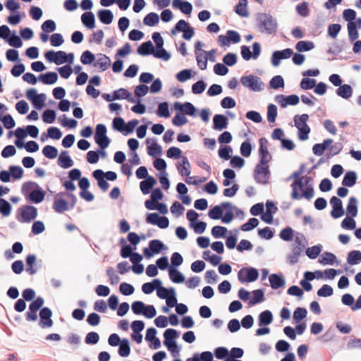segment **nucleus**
<instances>
[{
    "instance_id": "1",
    "label": "nucleus",
    "mask_w": 361,
    "mask_h": 361,
    "mask_svg": "<svg viewBox=\"0 0 361 361\" xmlns=\"http://www.w3.org/2000/svg\"><path fill=\"white\" fill-rule=\"evenodd\" d=\"M257 27L262 33L273 35L277 31V20L269 13H260L257 15Z\"/></svg>"
},
{
    "instance_id": "2",
    "label": "nucleus",
    "mask_w": 361,
    "mask_h": 361,
    "mask_svg": "<svg viewBox=\"0 0 361 361\" xmlns=\"http://www.w3.org/2000/svg\"><path fill=\"white\" fill-rule=\"evenodd\" d=\"M305 185L303 179L294 180L291 184V198L293 200H300L304 197L307 200H311L314 195L313 186L312 185H307L305 190H303Z\"/></svg>"
},
{
    "instance_id": "3",
    "label": "nucleus",
    "mask_w": 361,
    "mask_h": 361,
    "mask_svg": "<svg viewBox=\"0 0 361 361\" xmlns=\"http://www.w3.org/2000/svg\"><path fill=\"white\" fill-rule=\"evenodd\" d=\"M308 119L309 116L306 114L295 115L293 118L295 126L298 129V137L301 141H305L309 138L311 129L307 124Z\"/></svg>"
},
{
    "instance_id": "4",
    "label": "nucleus",
    "mask_w": 361,
    "mask_h": 361,
    "mask_svg": "<svg viewBox=\"0 0 361 361\" xmlns=\"http://www.w3.org/2000/svg\"><path fill=\"white\" fill-rule=\"evenodd\" d=\"M44 57L50 63H54L56 65H61L64 63H73L74 61V54L73 53L67 54L63 51H47L44 54Z\"/></svg>"
},
{
    "instance_id": "5",
    "label": "nucleus",
    "mask_w": 361,
    "mask_h": 361,
    "mask_svg": "<svg viewBox=\"0 0 361 361\" xmlns=\"http://www.w3.org/2000/svg\"><path fill=\"white\" fill-rule=\"evenodd\" d=\"M240 82L244 87L255 92L264 90L265 85L264 82L259 76L253 74L242 76Z\"/></svg>"
},
{
    "instance_id": "6",
    "label": "nucleus",
    "mask_w": 361,
    "mask_h": 361,
    "mask_svg": "<svg viewBox=\"0 0 361 361\" xmlns=\"http://www.w3.org/2000/svg\"><path fill=\"white\" fill-rule=\"evenodd\" d=\"M37 209L32 205H24L18 209L16 219L21 223H30L37 216Z\"/></svg>"
},
{
    "instance_id": "7",
    "label": "nucleus",
    "mask_w": 361,
    "mask_h": 361,
    "mask_svg": "<svg viewBox=\"0 0 361 361\" xmlns=\"http://www.w3.org/2000/svg\"><path fill=\"white\" fill-rule=\"evenodd\" d=\"M270 171L269 165L257 164L254 170L255 180L259 184L266 185L269 183Z\"/></svg>"
},
{
    "instance_id": "8",
    "label": "nucleus",
    "mask_w": 361,
    "mask_h": 361,
    "mask_svg": "<svg viewBox=\"0 0 361 361\" xmlns=\"http://www.w3.org/2000/svg\"><path fill=\"white\" fill-rule=\"evenodd\" d=\"M258 277V270L254 267L242 268L238 273V279L240 283L254 282Z\"/></svg>"
},
{
    "instance_id": "9",
    "label": "nucleus",
    "mask_w": 361,
    "mask_h": 361,
    "mask_svg": "<svg viewBox=\"0 0 361 361\" xmlns=\"http://www.w3.org/2000/svg\"><path fill=\"white\" fill-rule=\"evenodd\" d=\"M259 162L261 165H268L269 162L271 160V155L269 153L267 147L268 140L265 137H262L259 140Z\"/></svg>"
},
{
    "instance_id": "10",
    "label": "nucleus",
    "mask_w": 361,
    "mask_h": 361,
    "mask_svg": "<svg viewBox=\"0 0 361 361\" xmlns=\"http://www.w3.org/2000/svg\"><path fill=\"white\" fill-rule=\"evenodd\" d=\"M146 221L152 225H157L160 228H166L169 225V220L166 216H160L157 213L148 214Z\"/></svg>"
},
{
    "instance_id": "11",
    "label": "nucleus",
    "mask_w": 361,
    "mask_h": 361,
    "mask_svg": "<svg viewBox=\"0 0 361 361\" xmlns=\"http://www.w3.org/2000/svg\"><path fill=\"white\" fill-rule=\"evenodd\" d=\"M221 207L223 210H226L225 214L221 219V221L224 224H229L233 221L234 218V210H236L237 214H238L239 213H243L241 210L238 209L235 207H234L231 203L228 202H222Z\"/></svg>"
},
{
    "instance_id": "12",
    "label": "nucleus",
    "mask_w": 361,
    "mask_h": 361,
    "mask_svg": "<svg viewBox=\"0 0 361 361\" xmlns=\"http://www.w3.org/2000/svg\"><path fill=\"white\" fill-rule=\"evenodd\" d=\"M39 315L40 317L39 326L41 328L44 329L53 326L54 322L51 319L52 312L49 307H42L39 310Z\"/></svg>"
},
{
    "instance_id": "13",
    "label": "nucleus",
    "mask_w": 361,
    "mask_h": 361,
    "mask_svg": "<svg viewBox=\"0 0 361 361\" xmlns=\"http://www.w3.org/2000/svg\"><path fill=\"white\" fill-rule=\"evenodd\" d=\"M330 204L332 207L331 216L334 219H338L344 215V209L343 207L342 201L337 197L333 196L330 199Z\"/></svg>"
},
{
    "instance_id": "14",
    "label": "nucleus",
    "mask_w": 361,
    "mask_h": 361,
    "mask_svg": "<svg viewBox=\"0 0 361 361\" xmlns=\"http://www.w3.org/2000/svg\"><path fill=\"white\" fill-rule=\"evenodd\" d=\"M293 54L291 49L287 48L281 51H275L271 55V63L274 67L279 66L282 59L290 58Z\"/></svg>"
},
{
    "instance_id": "15",
    "label": "nucleus",
    "mask_w": 361,
    "mask_h": 361,
    "mask_svg": "<svg viewBox=\"0 0 361 361\" xmlns=\"http://www.w3.org/2000/svg\"><path fill=\"white\" fill-rule=\"evenodd\" d=\"M305 249V248L292 245L291 252L286 257L288 264L290 265L297 264L300 257L302 255Z\"/></svg>"
},
{
    "instance_id": "16",
    "label": "nucleus",
    "mask_w": 361,
    "mask_h": 361,
    "mask_svg": "<svg viewBox=\"0 0 361 361\" xmlns=\"http://www.w3.org/2000/svg\"><path fill=\"white\" fill-rule=\"evenodd\" d=\"M172 6L175 8L180 9V11L185 15H190L192 11L191 3L187 1L173 0Z\"/></svg>"
},
{
    "instance_id": "17",
    "label": "nucleus",
    "mask_w": 361,
    "mask_h": 361,
    "mask_svg": "<svg viewBox=\"0 0 361 361\" xmlns=\"http://www.w3.org/2000/svg\"><path fill=\"white\" fill-rule=\"evenodd\" d=\"M92 175L93 177L97 180L98 186L103 191H106L109 187V185L104 179V172L101 169H97L93 171Z\"/></svg>"
},
{
    "instance_id": "18",
    "label": "nucleus",
    "mask_w": 361,
    "mask_h": 361,
    "mask_svg": "<svg viewBox=\"0 0 361 361\" xmlns=\"http://www.w3.org/2000/svg\"><path fill=\"white\" fill-rule=\"evenodd\" d=\"M44 197L45 192L39 186V188H35V190L29 192L28 195L29 200L35 204L42 202L44 200Z\"/></svg>"
},
{
    "instance_id": "19",
    "label": "nucleus",
    "mask_w": 361,
    "mask_h": 361,
    "mask_svg": "<svg viewBox=\"0 0 361 361\" xmlns=\"http://www.w3.org/2000/svg\"><path fill=\"white\" fill-rule=\"evenodd\" d=\"M228 119L222 114H216L213 117V128L217 130H222L227 128Z\"/></svg>"
},
{
    "instance_id": "20",
    "label": "nucleus",
    "mask_w": 361,
    "mask_h": 361,
    "mask_svg": "<svg viewBox=\"0 0 361 361\" xmlns=\"http://www.w3.org/2000/svg\"><path fill=\"white\" fill-rule=\"evenodd\" d=\"M53 209L57 213L61 214L71 209L68 202L63 199L55 197Z\"/></svg>"
},
{
    "instance_id": "21",
    "label": "nucleus",
    "mask_w": 361,
    "mask_h": 361,
    "mask_svg": "<svg viewBox=\"0 0 361 361\" xmlns=\"http://www.w3.org/2000/svg\"><path fill=\"white\" fill-rule=\"evenodd\" d=\"M58 164L63 169H68L73 166L74 163L68 154V152L62 151L58 159Z\"/></svg>"
},
{
    "instance_id": "22",
    "label": "nucleus",
    "mask_w": 361,
    "mask_h": 361,
    "mask_svg": "<svg viewBox=\"0 0 361 361\" xmlns=\"http://www.w3.org/2000/svg\"><path fill=\"white\" fill-rule=\"evenodd\" d=\"M152 140L153 141V143L147 147L148 154L154 157L161 155L162 152L161 147L157 144L155 140L147 138L146 140V143L149 145Z\"/></svg>"
},
{
    "instance_id": "23",
    "label": "nucleus",
    "mask_w": 361,
    "mask_h": 361,
    "mask_svg": "<svg viewBox=\"0 0 361 361\" xmlns=\"http://www.w3.org/2000/svg\"><path fill=\"white\" fill-rule=\"evenodd\" d=\"M37 262V257L35 255H28L25 258L26 262V272L30 275H34L37 273V269L35 267Z\"/></svg>"
},
{
    "instance_id": "24",
    "label": "nucleus",
    "mask_w": 361,
    "mask_h": 361,
    "mask_svg": "<svg viewBox=\"0 0 361 361\" xmlns=\"http://www.w3.org/2000/svg\"><path fill=\"white\" fill-rule=\"evenodd\" d=\"M157 183V180L153 176L147 177V178L140 183V188L142 192L145 195L149 193L150 190Z\"/></svg>"
},
{
    "instance_id": "25",
    "label": "nucleus",
    "mask_w": 361,
    "mask_h": 361,
    "mask_svg": "<svg viewBox=\"0 0 361 361\" xmlns=\"http://www.w3.org/2000/svg\"><path fill=\"white\" fill-rule=\"evenodd\" d=\"M271 287L273 289H278L285 286L286 281L282 275L272 274L269 278Z\"/></svg>"
},
{
    "instance_id": "26",
    "label": "nucleus",
    "mask_w": 361,
    "mask_h": 361,
    "mask_svg": "<svg viewBox=\"0 0 361 361\" xmlns=\"http://www.w3.org/2000/svg\"><path fill=\"white\" fill-rule=\"evenodd\" d=\"M81 21L84 26L88 29H92L95 27L94 15L90 11L85 12L81 16Z\"/></svg>"
},
{
    "instance_id": "27",
    "label": "nucleus",
    "mask_w": 361,
    "mask_h": 361,
    "mask_svg": "<svg viewBox=\"0 0 361 361\" xmlns=\"http://www.w3.org/2000/svg\"><path fill=\"white\" fill-rule=\"evenodd\" d=\"M357 178V176L355 171H347L343 176L342 185L345 187H353L355 185Z\"/></svg>"
},
{
    "instance_id": "28",
    "label": "nucleus",
    "mask_w": 361,
    "mask_h": 361,
    "mask_svg": "<svg viewBox=\"0 0 361 361\" xmlns=\"http://www.w3.org/2000/svg\"><path fill=\"white\" fill-rule=\"evenodd\" d=\"M154 49V47L152 42L149 40L142 43L137 48V52L141 56H147L149 54H153Z\"/></svg>"
},
{
    "instance_id": "29",
    "label": "nucleus",
    "mask_w": 361,
    "mask_h": 361,
    "mask_svg": "<svg viewBox=\"0 0 361 361\" xmlns=\"http://www.w3.org/2000/svg\"><path fill=\"white\" fill-rule=\"evenodd\" d=\"M58 80V75L55 72H47L44 74H41L39 77V80L45 85H53Z\"/></svg>"
},
{
    "instance_id": "30",
    "label": "nucleus",
    "mask_w": 361,
    "mask_h": 361,
    "mask_svg": "<svg viewBox=\"0 0 361 361\" xmlns=\"http://www.w3.org/2000/svg\"><path fill=\"white\" fill-rule=\"evenodd\" d=\"M97 16H98L99 20L102 23L106 24V25H109V24L111 23L113 18H114L113 13L110 10H108V9L99 10L97 13Z\"/></svg>"
},
{
    "instance_id": "31",
    "label": "nucleus",
    "mask_w": 361,
    "mask_h": 361,
    "mask_svg": "<svg viewBox=\"0 0 361 361\" xmlns=\"http://www.w3.org/2000/svg\"><path fill=\"white\" fill-rule=\"evenodd\" d=\"M169 275L170 279L176 283H180L185 281L184 275L180 273L176 268L172 267L169 268Z\"/></svg>"
},
{
    "instance_id": "32",
    "label": "nucleus",
    "mask_w": 361,
    "mask_h": 361,
    "mask_svg": "<svg viewBox=\"0 0 361 361\" xmlns=\"http://www.w3.org/2000/svg\"><path fill=\"white\" fill-rule=\"evenodd\" d=\"M110 64L111 60L109 57L100 54L97 56V60L94 65V66H99L102 71H104L109 67Z\"/></svg>"
},
{
    "instance_id": "33",
    "label": "nucleus",
    "mask_w": 361,
    "mask_h": 361,
    "mask_svg": "<svg viewBox=\"0 0 361 361\" xmlns=\"http://www.w3.org/2000/svg\"><path fill=\"white\" fill-rule=\"evenodd\" d=\"M347 214L355 217L357 215V200L355 197H350L346 207Z\"/></svg>"
},
{
    "instance_id": "34",
    "label": "nucleus",
    "mask_w": 361,
    "mask_h": 361,
    "mask_svg": "<svg viewBox=\"0 0 361 361\" xmlns=\"http://www.w3.org/2000/svg\"><path fill=\"white\" fill-rule=\"evenodd\" d=\"M336 94L339 97L348 99L353 94V89L349 85H341L336 90Z\"/></svg>"
},
{
    "instance_id": "35",
    "label": "nucleus",
    "mask_w": 361,
    "mask_h": 361,
    "mask_svg": "<svg viewBox=\"0 0 361 361\" xmlns=\"http://www.w3.org/2000/svg\"><path fill=\"white\" fill-rule=\"evenodd\" d=\"M177 169L181 176H189L190 174V164L187 157H182V164L177 166Z\"/></svg>"
},
{
    "instance_id": "36",
    "label": "nucleus",
    "mask_w": 361,
    "mask_h": 361,
    "mask_svg": "<svg viewBox=\"0 0 361 361\" xmlns=\"http://www.w3.org/2000/svg\"><path fill=\"white\" fill-rule=\"evenodd\" d=\"M273 321V315L271 311L264 310L259 315V325H268Z\"/></svg>"
},
{
    "instance_id": "37",
    "label": "nucleus",
    "mask_w": 361,
    "mask_h": 361,
    "mask_svg": "<svg viewBox=\"0 0 361 361\" xmlns=\"http://www.w3.org/2000/svg\"><path fill=\"white\" fill-rule=\"evenodd\" d=\"M247 0H239L238 4L235 7V13L242 17H247L249 13L247 10Z\"/></svg>"
},
{
    "instance_id": "38",
    "label": "nucleus",
    "mask_w": 361,
    "mask_h": 361,
    "mask_svg": "<svg viewBox=\"0 0 361 361\" xmlns=\"http://www.w3.org/2000/svg\"><path fill=\"white\" fill-rule=\"evenodd\" d=\"M118 355L121 357H128L130 353V346L129 341L126 338L122 339L119 344Z\"/></svg>"
},
{
    "instance_id": "39",
    "label": "nucleus",
    "mask_w": 361,
    "mask_h": 361,
    "mask_svg": "<svg viewBox=\"0 0 361 361\" xmlns=\"http://www.w3.org/2000/svg\"><path fill=\"white\" fill-rule=\"evenodd\" d=\"M253 298L250 300L249 305L253 306L264 300V294L262 289H257L252 291Z\"/></svg>"
},
{
    "instance_id": "40",
    "label": "nucleus",
    "mask_w": 361,
    "mask_h": 361,
    "mask_svg": "<svg viewBox=\"0 0 361 361\" xmlns=\"http://www.w3.org/2000/svg\"><path fill=\"white\" fill-rule=\"evenodd\" d=\"M347 261L350 265L357 264L361 262V252L359 250L350 251L348 255Z\"/></svg>"
},
{
    "instance_id": "41",
    "label": "nucleus",
    "mask_w": 361,
    "mask_h": 361,
    "mask_svg": "<svg viewBox=\"0 0 361 361\" xmlns=\"http://www.w3.org/2000/svg\"><path fill=\"white\" fill-rule=\"evenodd\" d=\"M336 260V257L331 252H325L319 259V262L322 264L332 265Z\"/></svg>"
},
{
    "instance_id": "42",
    "label": "nucleus",
    "mask_w": 361,
    "mask_h": 361,
    "mask_svg": "<svg viewBox=\"0 0 361 361\" xmlns=\"http://www.w3.org/2000/svg\"><path fill=\"white\" fill-rule=\"evenodd\" d=\"M314 47V43L311 41H299L295 45V49L299 52L308 51Z\"/></svg>"
},
{
    "instance_id": "43",
    "label": "nucleus",
    "mask_w": 361,
    "mask_h": 361,
    "mask_svg": "<svg viewBox=\"0 0 361 361\" xmlns=\"http://www.w3.org/2000/svg\"><path fill=\"white\" fill-rule=\"evenodd\" d=\"M223 209L221 207V204L219 205L214 206L212 209H211L208 212V216L212 219H222L223 215Z\"/></svg>"
},
{
    "instance_id": "44",
    "label": "nucleus",
    "mask_w": 361,
    "mask_h": 361,
    "mask_svg": "<svg viewBox=\"0 0 361 361\" xmlns=\"http://www.w3.org/2000/svg\"><path fill=\"white\" fill-rule=\"evenodd\" d=\"M159 18L157 13H148L143 20V23L145 25L152 27L159 23Z\"/></svg>"
},
{
    "instance_id": "45",
    "label": "nucleus",
    "mask_w": 361,
    "mask_h": 361,
    "mask_svg": "<svg viewBox=\"0 0 361 361\" xmlns=\"http://www.w3.org/2000/svg\"><path fill=\"white\" fill-rule=\"evenodd\" d=\"M6 41L8 43V44L15 48H20L23 45V42L21 39L18 35H17L15 32L8 35Z\"/></svg>"
},
{
    "instance_id": "46",
    "label": "nucleus",
    "mask_w": 361,
    "mask_h": 361,
    "mask_svg": "<svg viewBox=\"0 0 361 361\" xmlns=\"http://www.w3.org/2000/svg\"><path fill=\"white\" fill-rule=\"evenodd\" d=\"M12 207L11 204L5 199L0 198V213L4 216H8L11 214Z\"/></svg>"
},
{
    "instance_id": "47",
    "label": "nucleus",
    "mask_w": 361,
    "mask_h": 361,
    "mask_svg": "<svg viewBox=\"0 0 361 361\" xmlns=\"http://www.w3.org/2000/svg\"><path fill=\"white\" fill-rule=\"evenodd\" d=\"M42 154L48 159H55L58 155L57 149L51 145H46L42 149Z\"/></svg>"
},
{
    "instance_id": "48",
    "label": "nucleus",
    "mask_w": 361,
    "mask_h": 361,
    "mask_svg": "<svg viewBox=\"0 0 361 361\" xmlns=\"http://www.w3.org/2000/svg\"><path fill=\"white\" fill-rule=\"evenodd\" d=\"M349 39L351 42L356 40L358 37V31L356 27V23H348L347 25Z\"/></svg>"
},
{
    "instance_id": "49",
    "label": "nucleus",
    "mask_w": 361,
    "mask_h": 361,
    "mask_svg": "<svg viewBox=\"0 0 361 361\" xmlns=\"http://www.w3.org/2000/svg\"><path fill=\"white\" fill-rule=\"evenodd\" d=\"M149 247L154 254H158L164 249V244L160 240H152Z\"/></svg>"
},
{
    "instance_id": "50",
    "label": "nucleus",
    "mask_w": 361,
    "mask_h": 361,
    "mask_svg": "<svg viewBox=\"0 0 361 361\" xmlns=\"http://www.w3.org/2000/svg\"><path fill=\"white\" fill-rule=\"evenodd\" d=\"M157 114L159 117L164 118H169L170 116L169 104L166 102H161L158 105Z\"/></svg>"
},
{
    "instance_id": "51",
    "label": "nucleus",
    "mask_w": 361,
    "mask_h": 361,
    "mask_svg": "<svg viewBox=\"0 0 361 361\" xmlns=\"http://www.w3.org/2000/svg\"><path fill=\"white\" fill-rule=\"evenodd\" d=\"M322 251V246L319 245H314L306 249L305 253L310 259H316Z\"/></svg>"
},
{
    "instance_id": "52",
    "label": "nucleus",
    "mask_w": 361,
    "mask_h": 361,
    "mask_svg": "<svg viewBox=\"0 0 361 361\" xmlns=\"http://www.w3.org/2000/svg\"><path fill=\"white\" fill-rule=\"evenodd\" d=\"M153 56L158 59H162L164 61H169L171 58V54L163 47L161 48H157L154 49Z\"/></svg>"
},
{
    "instance_id": "53",
    "label": "nucleus",
    "mask_w": 361,
    "mask_h": 361,
    "mask_svg": "<svg viewBox=\"0 0 361 361\" xmlns=\"http://www.w3.org/2000/svg\"><path fill=\"white\" fill-rule=\"evenodd\" d=\"M270 87L274 90L284 87V80L281 75L273 77L269 82Z\"/></svg>"
},
{
    "instance_id": "54",
    "label": "nucleus",
    "mask_w": 361,
    "mask_h": 361,
    "mask_svg": "<svg viewBox=\"0 0 361 361\" xmlns=\"http://www.w3.org/2000/svg\"><path fill=\"white\" fill-rule=\"evenodd\" d=\"M164 345L167 348L168 350L171 352L173 357L179 356L180 348H178L176 341H170L167 342L166 344Z\"/></svg>"
},
{
    "instance_id": "55",
    "label": "nucleus",
    "mask_w": 361,
    "mask_h": 361,
    "mask_svg": "<svg viewBox=\"0 0 361 361\" xmlns=\"http://www.w3.org/2000/svg\"><path fill=\"white\" fill-rule=\"evenodd\" d=\"M46 99L45 94H39L32 101V105L36 109H42L44 106V101Z\"/></svg>"
},
{
    "instance_id": "56",
    "label": "nucleus",
    "mask_w": 361,
    "mask_h": 361,
    "mask_svg": "<svg viewBox=\"0 0 361 361\" xmlns=\"http://www.w3.org/2000/svg\"><path fill=\"white\" fill-rule=\"evenodd\" d=\"M178 336V333L176 329H167L164 333V344H166L170 341H175V338Z\"/></svg>"
},
{
    "instance_id": "57",
    "label": "nucleus",
    "mask_w": 361,
    "mask_h": 361,
    "mask_svg": "<svg viewBox=\"0 0 361 361\" xmlns=\"http://www.w3.org/2000/svg\"><path fill=\"white\" fill-rule=\"evenodd\" d=\"M277 117V107L271 104L267 107V120L269 123H274Z\"/></svg>"
},
{
    "instance_id": "58",
    "label": "nucleus",
    "mask_w": 361,
    "mask_h": 361,
    "mask_svg": "<svg viewBox=\"0 0 361 361\" xmlns=\"http://www.w3.org/2000/svg\"><path fill=\"white\" fill-rule=\"evenodd\" d=\"M157 296L161 299H166L170 295H176V290L173 288H170L169 289L165 287L160 288L157 291Z\"/></svg>"
},
{
    "instance_id": "59",
    "label": "nucleus",
    "mask_w": 361,
    "mask_h": 361,
    "mask_svg": "<svg viewBox=\"0 0 361 361\" xmlns=\"http://www.w3.org/2000/svg\"><path fill=\"white\" fill-rule=\"evenodd\" d=\"M9 172L13 179H20L23 176V169L19 166H10Z\"/></svg>"
},
{
    "instance_id": "60",
    "label": "nucleus",
    "mask_w": 361,
    "mask_h": 361,
    "mask_svg": "<svg viewBox=\"0 0 361 361\" xmlns=\"http://www.w3.org/2000/svg\"><path fill=\"white\" fill-rule=\"evenodd\" d=\"M334 293L333 288L327 284L323 285L318 290L317 295L319 297H329Z\"/></svg>"
},
{
    "instance_id": "61",
    "label": "nucleus",
    "mask_w": 361,
    "mask_h": 361,
    "mask_svg": "<svg viewBox=\"0 0 361 361\" xmlns=\"http://www.w3.org/2000/svg\"><path fill=\"white\" fill-rule=\"evenodd\" d=\"M259 224V221L256 218H250L246 223L241 226V230L249 231L256 228Z\"/></svg>"
},
{
    "instance_id": "62",
    "label": "nucleus",
    "mask_w": 361,
    "mask_h": 361,
    "mask_svg": "<svg viewBox=\"0 0 361 361\" xmlns=\"http://www.w3.org/2000/svg\"><path fill=\"white\" fill-rule=\"evenodd\" d=\"M95 59V56L90 51H85L80 57V61L85 65L92 63Z\"/></svg>"
},
{
    "instance_id": "63",
    "label": "nucleus",
    "mask_w": 361,
    "mask_h": 361,
    "mask_svg": "<svg viewBox=\"0 0 361 361\" xmlns=\"http://www.w3.org/2000/svg\"><path fill=\"white\" fill-rule=\"evenodd\" d=\"M56 119V112L51 109L45 110L42 114V120L46 123H52Z\"/></svg>"
},
{
    "instance_id": "64",
    "label": "nucleus",
    "mask_w": 361,
    "mask_h": 361,
    "mask_svg": "<svg viewBox=\"0 0 361 361\" xmlns=\"http://www.w3.org/2000/svg\"><path fill=\"white\" fill-rule=\"evenodd\" d=\"M183 112L186 115L195 116L197 112V109L192 103L186 102L183 103Z\"/></svg>"
}]
</instances>
